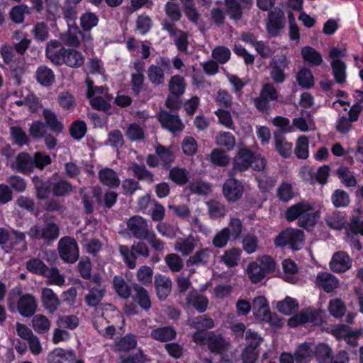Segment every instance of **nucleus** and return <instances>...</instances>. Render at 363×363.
I'll list each match as a JSON object with an SVG mask.
<instances>
[{
  "instance_id": "1",
  "label": "nucleus",
  "mask_w": 363,
  "mask_h": 363,
  "mask_svg": "<svg viewBox=\"0 0 363 363\" xmlns=\"http://www.w3.org/2000/svg\"><path fill=\"white\" fill-rule=\"evenodd\" d=\"M60 226L55 221V217L49 213L43 216V223L31 226L28 235L32 240L43 241L47 245H51L60 236Z\"/></svg>"
},
{
  "instance_id": "2",
  "label": "nucleus",
  "mask_w": 363,
  "mask_h": 363,
  "mask_svg": "<svg viewBox=\"0 0 363 363\" xmlns=\"http://www.w3.org/2000/svg\"><path fill=\"white\" fill-rule=\"evenodd\" d=\"M192 340L200 345H207L208 350L215 354L226 352L230 347V343L220 334L213 331L198 330L192 335Z\"/></svg>"
},
{
  "instance_id": "3",
  "label": "nucleus",
  "mask_w": 363,
  "mask_h": 363,
  "mask_svg": "<svg viewBox=\"0 0 363 363\" xmlns=\"http://www.w3.org/2000/svg\"><path fill=\"white\" fill-rule=\"evenodd\" d=\"M130 170L138 181L130 178L123 180L122 188L125 195L132 196L137 190L141 189L139 181L145 182L148 184H152L155 181L154 174L143 164L133 162Z\"/></svg>"
},
{
  "instance_id": "4",
  "label": "nucleus",
  "mask_w": 363,
  "mask_h": 363,
  "mask_svg": "<svg viewBox=\"0 0 363 363\" xmlns=\"http://www.w3.org/2000/svg\"><path fill=\"white\" fill-rule=\"evenodd\" d=\"M305 240L304 233L301 230L286 228L281 231L274 240V244L277 247L283 248L289 245L294 251L301 249V245Z\"/></svg>"
},
{
  "instance_id": "5",
  "label": "nucleus",
  "mask_w": 363,
  "mask_h": 363,
  "mask_svg": "<svg viewBox=\"0 0 363 363\" xmlns=\"http://www.w3.org/2000/svg\"><path fill=\"white\" fill-rule=\"evenodd\" d=\"M155 62L156 64H152L149 66L147 74L151 84L157 86L164 84V73L171 70L172 61L169 57L159 56Z\"/></svg>"
},
{
  "instance_id": "6",
  "label": "nucleus",
  "mask_w": 363,
  "mask_h": 363,
  "mask_svg": "<svg viewBox=\"0 0 363 363\" xmlns=\"http://www.w3.org/2000/svg\"><path fill=\"white\" fill-rule=\"evenodd\" d=\"M60 258L67 263L73 264L79 257V250L76 240L69 236L62 238L57 244Z\"/></svg>"
},
{
  "instance_id": "7",
  "label": "nucleus",
  "mask_w": 363,
  "mask_h": 363,
  "mask_svg": "<svg viewBox=\"0 0 363 363\" xmlns=\"http://www.w3.org/2000/svg\"><path fill=\"white\" fill-rule=\"evenodd\" d=\"M228 178L223 184L222 192L225 199L229 203H235L242 198L245 186L242 181L237 179L235 176H232L228 172Z\"/></svg>"
},
{
  "instance_id": "8",
  "label": "nucleus",
  "mask_w": 363,
  "mask_h": 363,
  "mask_svg": "<svg viewBox=\"0 0 363 363\" xmlns=\"http://www.w3.org/2000/svg\"><path fill=\"white\" fill-rule=\"evenodd\" d=\"M254 152L248 148H241L233 160V167L228 172L232 176L247 170L253 163Z\"/></svg>"
},
{
  "instance_id": "9",
  "label": "nucleus",
  "mask_w": 363,
  "mask_h": 363,
  "mask_svg": "<svg viewBox=\"0 0 363 363\" xmlns=\"http://www.w3.org/2000/svg\"><path fill=\"white\" fill-rule=\"evenodd\" d=\"M127 228L136 239L145 240L152 231L149 229L147 221L140 216H131L126 222Z\"/></svg>"
},
{
  "instance_id": "10",
  "label": "nucleus",
  "mask_w": 363,
  "mask_h": 363,
  "mask_svg": "<svg viewBox=\"0 0 363 363\" xmlns=\"http://www.w3.org/2000/svg\"><path fill=\"white\" fill-rule=\"evenodd\" d=\"M252 310L254 315L258 319L269 323L272 325H278L273 322V318H276V314L271 313L267 300L264 296H257L254 298Z\"/></svg>"
},
{
  "instance_id": "11",
  "label": "nucleus",
  "mask_w": 363,
  "mask_h": 363,
  "mask_svg": "<svg viewBox=\"0 0 363 363\" xmlns=\"http://www.w3.org/2000/svg\"><path fill=\"white\" fill-rule=\"evenodd\" d=\"M161 25L162 29L166 30L171 38H174L177 48L181 52H186L189 44L187 34L167 20H163Z\"/></svg>"
},
{
  "instance_id": "12",
  "label": "nucleus",
  "mask_w": 363,
  "mask_h": 363,
  "mask_svg": "<svg viewBox=\"0 0 363 363\" xmlns=\"http://www.w3.org/2000/svg\"><path fill=\"white\" fill-rule=\"evenodd\" d=\"M226 13L231 20L238 21L242 19L243 11L250 9L253 0H224Z\"/></svg>"
},
{
  "instance_id": "13",
  "label": "nucleus",
  "mask_w": 363,
  "mask_h": 363,
  "mask_svg": "<svg viewBox=\"0 0 363 363\" xmlns=\"http://www.w3.org/2000/svg\"><path fill=\"white\" fill-rule=\"evenodd\" d=\"M67 50V48L60 41L51 40L47 43L45 55L52 64L61 66L62 65L64 57H65Z\"/></svg>"
},
{
  "instance_id": "14",
  "label": "nucleus",
  "mask_w": 363,
  "mask_h": 363,
  "mask_svg": "<svg viewBox=\"0 0 363 363\" xmlns=\"http://www.w3.org/2000/svg\"><path fill=\"white\" fill-rule=\"evenodd\" d=\"M285 25V17L284 12L277 8L268 13V18L266 23V28L269 34L277 36L284 28Z\"/></svg>"
},
{
  "instance_id": "15",
  "label": "nucleus",
  "mask_w": 363,
  "mask_h": 363,
  "mask_svg": "<svg viewBox=\"0 0 363 363\" xmlns=\"http://www.w3.org/2000/svg\"><path fill=\"white\" fill-rule=\"evenodd\" d=\"M158 120L164 128L175 133L182 130L184 125L177 114H171L165 110H161L158 114Z\"/></svg>"
},
{
  "instance_id": "16",
  "label": "nucleus",
  "mask_w": 363,
  "mask_h": 363,
  "mask_svg": "<svg viewBox=\"0 0 363 363\" xmlns=\"http://www.w3.org/2000/svg\"><path fill=\"white\" fill-rule=\"evenodd\" d=\"M352 259L344 251H338L333 254L330 262V269L336 273L345 272L352 267Z\"/></svg>"
},
{
  "instance_id": "17",
  "label": "nucleus",
  "mask_w": 363,
  "mask_h": 363,
  "mask_svg": "<svg viewBox=\"0 0 363 363\" xmlns=\"http://www.w3.org/2000/svg\"><path fill=\"white\" fill-rule=\"evenodd\" d=\"M17 309L23 317L29 318L33 315L37 309L35 297L30 294L21 296L17 302Z\"/></svg>"
},
{
  "instance_id": "18",
  "label": "nucleus",
  "mask_w": 363,
  "mask_h": 363,
  "mask_svg": "<svg viewBox=\"0 0 363 363\" xmlns=\"http://www.w3.org/2000/svg\"><path fill=\"white\" fill-rule=\"evenodd\" d=\"M93 197L96 199L99 206L111 208L117 202L118 194L113 191H107L102 194V190L99 186H94L92 189Z\"/></svg>"
},
{
  "instance_id": "19",
  "label": "nucleus",
  "mask_w": 363,
  "mask_h": 363,
  "mask_svg": "<svg viewBox=\"0 0 363 363\" xmlns=\"http://www.w3.org/2000/svg\"><path fill=\"white\" fill-rule=\"evenodd\" d=\"M155 152L159 158L162 169L164 170H168L170 169L176 158L172 147H167L161 144H157L155 146Z\"/></svg>"
},
{
  "instance_id": "20",
  "label": "nucleus",
  "mask_w": 363,
  "mask_h": 363,
  "mask_svg": "<svg viewBox=\"0 0 363 363\" xmlns=\"http://www.w3.org/2000/svg\"><path fill=\"white\" fill-rule=\"evenodd\" d=\"M11 168L20 173L30 174L33 172L32 156L26 152L19 153L15 162L11 164Z\"/></svg>"
},
{
  "instance_id": "21",
  "label": "nucleus",
  "mask_w": 363,
  "mask_h": 363,
  "mask_svg": "<svg viewBox=\"0 0 363 363\" xmlns=\"http://www.w3.org/2000/svg\"><path fill=\"white\" fill-rule=\"evenodd\" d=\"M76 354L73 350L55 348L48 356V363H74Z\"/></svg>"
},
{
  "instance_id": "22",
  "label": "nucleus",
  "mask_w": 363,
  "mask_h": 363,
  "mask_svg": "<svg viewBox=\"0 0 363 363\" xmlns=\"http://www.w3.org/2000/svg\"><path fill=\"white\" fill-rule=\"evenodd\" d=\"M41 301L43 307L50 313H53L60 306L57 294L50 288H43L41 291Z\"/></svg>"
},
{
  "instance_id": "23",
  "label": "nucleus",
  "mask_w": 363,
  "mask_h": 363,
  "mask_svg": "<svg viewBox=\"0 0 363 363\" xmlns=\"http://www.w3.org/2000/svg\"><path fill=\"white\" fill-rule=\"evenodd\" d=\"M154 284L157 296L160 301L165 300L170 294L172 289L171 279L162 274H156L155 277Z\"/></svg>"
},
{
  "instance_id": "24",
  "label": "nucleus",
  "mask_w": 363,
  "mask_h": 363,
  "mask_svg": "<svg viewBox=\"0 0 363 363\" xmlns=\"http://www.w3.org/2000/svg\"><path fill=\"white\" fill-rule=\"evenodd\" d=\"M79 26L77 23L68 26V30L60 35L61 43L71 48H78L80 47V40L79 38Z\"/></svg>"
},
{
  "instance_id": "25",
  "label": "nucleus",
  "mask_w": 363,
  "mask_h": 363,
  "mask_svg": "<svg viewBox=\"0 0 363 363\" xmlns=\"http://www.w3.org/2000/svg\"><path fill=\"white\" fill-rule=\"evenodd\" d=\"M316 284L326 293H330L338 287L339 281L330 273L319 272L316 277Z\"/></svg>"
},
{
  "instance_id": "26",
  "label": "nucleus",
  "mask_w": 363,
  "mask_h": 363,
  "mask_svg": "<svg viewBox=\"0 0 363 363\" xmlns=\"http://www.w3.org/2000/svg\"><path fill=\"white\" fill-rule=\"evenodd\" d=\"M150 337L157 341L167 342L177 337V331L173 326L165 325L152 330Z\"/></svg>"
},
{
  "instance_id": "27",
  "label": "nucleus",
  "mask_w": 363,
  "mask_h": 363,
  "mask_svg": "<svg viewBox=\"0 0 363 363\" xmlns=\"http://www.w3.org/2000/svg\"><path fill=\"white\" fill-rule=\"evenodd\" d=\"M82 0H65L62 7V13L67 26L74 25L77 17V5Z\"/></svg>"
},
{
  "instance_id": "28",
  "label": "nucleus",
  "mask_w": 363,
  "mask_h": 363,
  "mask_svg": "<svg viewBox=\"0 0 363 363\" xmlns=\"http://www.w3.org/2000/svg\"><path fill=\"white\" fill-rule=\"evenodd\" d=\"M133 289L134 291L133 299L142 309L147 311L152 306L150 298L147 291L143 286L137 284H133Z\"/></svg>"
},
{
  "instance_id": "29",
  "label": "nucleus",
  "mask_w": 363,
  "mask_h": 363,
  "mask_svg": "<svg viewBox=\"0 0 363 363\" xmlns=\"http://www.w3.org/2000/svg\"><path fill=\"white\" fill-rule=\"evenodd\" d=\"M275 149L284 158H289L292 152V143L286 141L284 133L276 131L274 133Z\"/></svg>"
},
{
  "instance_id": "30",
  "label": "nucleus",
  "mask_w": 363,
  "mask_h": 363,
  "mask_svg": "<svg viewBox=\"0 0 363 363\" xmlns=\"http://www.w3.org/2000/svg\"><path fill=\"white\" fill-rule=\"evenodd\" d=\"M106 294L104 286L90 287L89 293L84 297V301L87 306L96 308L101 303Z\"/></svg>"
},
{
  "instance_id": "31",
  "label": "nucleus",
  "mask_w": 363,
  "mask_h": 363,
  "mask_svg": "<svg viewBox=\"0 0 363 363\" xmlns=\"http://www.w3.org/2000/svg\"><path fill=\"white\" fill-rule=\"evenodd\" d=\"M278 99V92H260L258 97L254 98L253 101L256 108L262 113L269 109V101Z\"/></svg>"
},
{
  "instance_id": "32",
  "label": "nucleus",
  "mask_w": 363,
  "mask_h": 363,
  "mask_svg": "<svg viewBox=\"0 0 363 363\" xmlns=\"http://www.w3.org/2000/svg\"><path fill=\"white\" fill-rule=\"evenodd\" d=\"M62 65L71 68H79L84 65V57L76 48H67Z\"/></svg>"
},
{
  "instance_id": "33",
  "label": "nucleus",
  "mask_w": 363,
  "mask_h": 363,
  "mask_svg": "<svg viewBox=\"0 0 363 363\" xmlns=\"http://www.w3.org/2000/svg\"><path fill=\"white\" fill-rule=\"evenodd\" d=\"M313 207L307 202L301 201L296 204L292 205L286 211V219L288 221H294L299 219L303 213L306 211H311Z\"/></svg>"
},
{
  "instance_id": "34",
  "label": "nucleus",
  "mask_w": 363,
  "mask_h": 363,
  "mask_svg": "<svg viewBox=\"0 0 363 363\" xmlns=\"http://www.w3.org/2000/svg\"><path fill=\"white\" fill-rule=\"evenodd\" d=\"M168 178L178 186H182L189 181V172L184 167H170Z\"/></svg>"
},
{
  "instance_id": "35",
  "label": "nucleus",
  "mask_w": 363,
  "mask_h": 363,
  "mask_svg": "<svg viewBox=\"0 0 363 363\" xmlns=\"http://www.w3.org/2000/svg\"><path fill=\"white\" fill-rule=\"evenodd\" d=\"M100 182L111 188H117L120 185V179L117 173L111 168H104L99 172Z\"/></svg>"
},
{
  "instance_id": "36",
  "label": "nucleus",
  "mask_w": 363,
  "mask_h": 363,
  "mask_svg": "<svg viewBox=\"0 0 363 363\" xmlns=\"http://www.w3.org/2000/svg\"><path fill=\"white\" fill-rule=\"evenodd\" d=\"M212 251L208 248H203L190 256L186 260V265L190 266H206L208 264Z\"/></svg>"
},
{
  "instance_id": "37",
  "label": "nucleus",
  "mask_w": 363,
  "mask_h": 363,
  "mask_svg": "<svg viewBox=\"0 0 363 363\" xmlns=\"http://www.w3.org/2000/svg\"><path fill=\"white\" fill-rule=\"evenodd\" d=\"M196 245V241L191 235L185 238H179L174 243V249L179 252L182 256H187L192 253Z\"/></svg>"
},
{
  "instance_id": "38",
  "label": "nucleus",
  "mask_w": 363,
  "mask_h": 363,
  "mask_svg": "<svg viewBox=\"0 0 363 363\" xmlns=\"http://www.w3.org/2000/svg\"><path fill=\"white\" fill-rule=\"evenodd\" d=\"M32 182L35 189L36 197L40 200L48 199L51 193L52 187L49 181H45L41 177L34 176L32 179Z\"/></svg>"
},
{
  "instance_id": "39",
  "label": "nucleus",
  "mask_w": 363,
  "mask_h": 363,
  "mask_svg": "<svg viewBox=\"0 0 363 363\" xmlns=\"http://www.w3.org/2000/svg\"><path fill=\"white\" fill-rule=\"evenodd\" d=\"M312 344L305 342L298 345L294 353L296 363H308L312 357Z\"/></svg>"
},
{
  "instance_id": "40",
  "label": "nucleus",
  "mask_w": 363,
  "mask_h": 363,
  "mask_svg": "<svg viewBox=\"0 0 363 363\" xmlns=\"http://www.w3.org/2000/svg\"><path fill=\"white\" fill-rule=\"evenodd\" d=\"M43 116L45 119V124L51 130L57 134L62 132L64 126L63 124L58 121L55 113L48 108H45L43 111Z\"/></svg>"
},
{
  "instance_id": "41",
  "label": "nucleus",
  "mask_w": 363,
  "mask_h": 363,
  "mask_svg": "<svg viewBox=\"0 0 363 363\" xmlns=\"http://www.w3.org/2000/svg\"><path fill=\"white\" fill-rule=\"evenodd\" d=\"M301 54L303 61L312 66H319L323 62L321 54L311 46L303 47Z\"/></svg>"
},
{
  "instance_id": "42",
  "label": "nucleus",
  "mask_w": 363,
  "mask_h": 363,
  "mask_svg": "<svg viewBox=\"0 0 363 363\" xmlns=\"http://www.w3.org/2000/svg\"><path fill=\"white\" fill-rule=\"evenodd\" d=\"M36 79L42 86L48 87L55 82V74L53 71L46 67L40 66L35 72Z\"/></svg>"
},
{
  "instance_id": "43",
  "label": "nucleus",
  "mask_w": 363,
  "mask_h": 363,
  "mask_svg": "<svg viewBox=\"0 0 363 363\" xmlns=\"http://www.w3.org/2000/svg\"><path fill=\"white\" fill-rule=\"evenodd\" d=\"M313 352L319 363H330L333 359V352L325 343L318 344Z\"/></svg>"
},
{
  "instance_id": "44",
  "label": "nucleus",
  "mask_w": 363,
  "mask_h": 363,
  "mask_svg": "<svg viewBox=\"0 0 363 363\" xmlns=\"http://www.w3.org/2000/svg\"><path fill=\"white\" fill-rule=\"evenodd\" d=\"M183 6L184 12L188 20L197 25L201 18V14L196 7L194 0H179Z\"/></svg>"
},
{
  "instance_id": "45",
  "label": "nucleus",
  "mask_w": 363,
  "mask_h": 363,
  "mask_svg": "<svg viewBox=\"0 0 363 363\" xmlns=\"http://www.w3.org/2000/svg\"><path fill=\"white\" fill-rule=\"evenodd\" d=\"M330 66L335 81L338 84H342L346 82L347 66L343 61H331Z\"/></svg>"
},
{
  "instance_id": "46",
  "label": "nucleus",
  "mask_w": 363,
  "mask_h": 363,
  "mask_svg": "<svg viewBox=\"0 0 363 363\" xmlns=\"http://www.w3.org/2000/svg\"><path fill=\"white\" fill-rule=\"evenodd\" d=\"M99 21V18L95 13L86 11L79 18L80 28L84 31H91L98 26Z\"/></svg>"
},
{
  "instance_id": "47",
  "label": "nucleus",
  "mask_w": 363,
  "mask_h": 363,
  "mask_svg": "<svg viewBox=\"0 0 363 363\" xmlns=\"http://www.w3.org/2000/svg\"><path fill=\"white\" fill-rule=\"evenodd\" d=\"M346 311V305L341 298H335L329 301L328 311L333 317L341 318L345 315Z\"/></svg>"
},
{
  "instance_id": "48",
  "label": "nucleus",
  "mask_w": 363,
  "mask_h": 363,
  "mask_svg": "<svg viewBox=\"0 0 363 363\" xmlns=\"http://www.w3.org/2000/svg\"><path fill=\"white\" fill-rule=\"evenodd\" d=\"M113 286L117 294L126 299L131 295L130 287L127 284L121 276H115L113 279Z\"/></svg>"
},
{
  "instance_id": "49",
  "label": "nucleus",
  "mask_w": 363,
  "mask_h": 363,
  "mask_svg": "<svg viewBox=\"0 0 363 363\" xmlns=\"http://www.w3.org/2000/svg\"><path fill=\"white\" fill-rule=\"evenodd\" d=\"M336 174L341 182L347 187H354L357 182L353 174L348 167L341 166L336 170Z\"/></svg>"
},
{
  "instance_id": "50",
  "label": "nucleus",
  "mask_w": 363,
  "mask_h": 363,
  "mask_svg": "<svg viewBox=\"0 0 363 363\" xmlns=\"http://www.w3.org/2000/svg\"><path fill=\"white\" fill-rule=\"evenodd\" d=\"M319 218L318 212L306 211L303 213L298 220V226L310 231L316 224Z\"/></svg>"
},
{
  "instance_id": "51",
  "label": "nucleus",
  "mask_w": 363,
  "mask_h": 363,
  "mask_svg": "<svg viewBox=\"0 0 363 363\" xmlns=\"http://www.w3.org/2000/svg\"><path fill=\"white\" fill-rule=\"evenodd\" d=\"M96 92H86V98L89 100L90 106L92 108L100 111H108L111 105L102 96H96Z\"/></svg>"
},
{
  "instance_id": "52",
  "label": "nucleus",
  "mask_w": 363,
  "mask_h": 363,
  "mask_svg": "<svg viewBox=\"0 0 363 363\" xmlns=\"http://www.w3.org/2000/svg\"><path fill=\"white\" fill-rule=\"evenodd\" d=\"M277 308L280 313L289 315L298 309V303L295 298L286 296L283 301L277 303Z\"/></svg>"
},
{
  "instance_id": "53",
  "label": "nucleus",
  "mask_w": 363,
  "mask_h": 363,
  "mask_svg": "<svg viewBox=\"0 0 363 363\" xmlns=\"http://www.w3.org/2000/svg\"><path fill=\"white\" fill-rule=\"evenodd\" d=\"M32 326L36 333L44 334L50 330V321L45 315L38 314L33 318Z\"/></svg>"
},
{
  "instance_id": "54",
  "label": "nucleus",
  "mask_w": 363,
  "mask_h": 363,
  "mask_svg": "<svg viewBox=\"0 0 363 363\" xmlns=\"http://www.w3.org/2000/svg\"><path fill=\"white\" fill-rule=\"evenodd\" d=\"M247 274L250 280L253 284L259 283L266 276V274L263 272L260 265L256 262L249 263L247 268Z\"/></svg>"
},
{
  "instance_id": "55",
  "label": "nucleus",
  "mask_w": 363,
  "mask_h": 363,
  "mask_svg": "<svg viewBox=\"0 0 363 363\" xmlns=\"http://www.w3.org/2000/svg\"><path fill=\"white\" fill-rule=\"evenodd\" d=\"M26 269L32 273L42 275L44 277L48 276L49 268L40 259L33 258L26 262Z\"/></svg>"
},
{
  "instance_id": "56",
  "label": "nucleus",
  "mask_w": 363,
  "mask_h": 363,
  "mask_svg": "<svg viewBox=\"0 0 363 363\" xmlns=\"http://www.w3.org/2000/svg\"><path fill=\"white\" fill-rule=\"evenodd\" d=\"M72 191V184L64 179L53 183L51 187V192L57 197L65 196Z\"/></svg>"
},
{
  "instance_id": "57",
  "label": "nucleus",
  "mask_w": 363,
  "mask_h": 363,
  "mask_svg": "<svg viewBox=\"0 0 363 363\" xmlns=\"http://www.w3.org/2000/svg\"><path fill=\"white\" fill-rule=\"evenodd\" d=\"M241 252L242 251L239 248H231L225 251L221 259L228 267H233L238 265Z\"/></svg>"
},
{
  "instance_id": "58",
  "label": "nucleus",
  "mask_w": 363,
  "mask_h": 363,
  "mask_svg": "<svg viewBox=\"0 0 363 363\" xmlns=\"http://www.w3.org/2000/svg\"><path fill=\"white\" fill-rule=\"evenodd\" d=\"M362 329L353 330L350 335L344 340L346 343V349L353 354H357L359 345V340L362 336Z\"/></svg>"
},
{
  "instance_id": "59",
  "label": "nucleus",
  "mask_w": 363,
  "mask_h": 363,
  "mask_svg": "<svg viewBox=\"0 0 363 363\" xmlns=\"http://www.w3.org/2000/svg\"><path fill=\"white\" fill-rule=\"evenodd\" d=\"M137 343L135 335L132 333H128L116 342V345L118 350L128 352L135 348Z\"/></svg>"
},
{
  "instance_id": "60",
  "label": "nucleus",
  "mask_w": 363,
  "mask_h": 363,
  "mask_svg": "<svg viewBox=\"0 0 363 363\" xmlns=\"http://www.w3.org/2000/svg\"><path fill=\"white\" fill-rule=\"evenodd\" d=\"M164 12L169 22L174 23L181 20L182 16L179 5L172 1H167L164 5Z\"/></svg>"
},
{
  "instance_id": "61",
  "label": "nucleus",
  "mask_w": 363,
  "mask_h": 363,
  "mask_svg": "<svg viewBox=\"0 0 363 363\" xmlns=\"http://www.w3.org/2000/svg\"><path fill=\"white\" fill-rule=\"evenodd\" d=\"M327 225L334 230H342L345 227L346 219L340 211L333 212L325 219Z\"/></svg>"
},
{
  "instance_id": "62",
  "label": "nucleus",
  "mask_w": 363,
  "mask_h": 363,
  "mask_svg": "<svg viewBox=\"0 0 363 363\" xmlns=\"http://www.w3.org/2000/svg\"><path fill=\"white\" fill-rule=\"evenodd\" d=\"M11 136L13 140V143L23 147L29 144V139L26 132L20 126H12L10 128Z\"/></svg>"
},
{
  "instance_id": "63",
  "label": "nucleus",
  "mask_w": 363,
  "mask_h": 363,
  "mask_svg": "<svg viewBox=\"0 0 363 363\" xmlns=\"http://www.w3.org/2000/svg\"><path fill=\"white\" fill-rule=\"evenodd\" d=\"M210 160L215 166L225 167L230 162V157L225 151L217 148L212 150Z\"/></svg>"
},
{
  "instance_id": "64",
  "label": "nucleus",
  "mask_w": 363,
  "mask_h": 363,
  "mask_svg": "<svg viewBox=\"0 0 363 363\" xmlns=\"http://www.w3.org/2000/svg\"><path fill=\"white\" fill-rule=\"evenodd\" d=\"M331 201L336 208L346 207L350 202L348 194L342 189L334 191L331 196Z\"/></svg>"
}]
</instances>
